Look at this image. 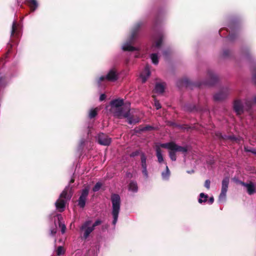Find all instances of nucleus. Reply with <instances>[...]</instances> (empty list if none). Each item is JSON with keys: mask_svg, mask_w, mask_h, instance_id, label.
Returning a JSON list of instances; mask_svg holds the SVG:
<instances>
[{"mask_svg": "<svg viewBox=\"0 0 256 256\" xmlns=\"http://www.w3.org/2000/svg\"><path fill=\"white\" fill-rule=\"evenodd\" d=\"M254 105H256V96L252 98H246L242 100H236L234 102V108L236 112L240 115L245 111L249 110Z\"/></svg>", "mask_w": 256, "mask_h": 256, "instance_id": "1", "label": "nucleus"}, {"mask_svg": "<svg viewBox=\"0 0 256 256\" xmlns=\"http://www.w3.org/2000/svg\"><path fill=\"white\" fill-rule=\"evenodd\" d=\"M161 148H164L170 150L169 156L172 161H176V152H181L186 154L188 152L187 146H182L176 144L174 142H170L164 144H160Z\"/></svg>", "mask_w": 256, "mask_h": 256, "instance_id": "2", "label": "nucleus"}, {"mask_svg": "<svg viewBox=\"0 0 256 256\" xmlns=\"http://www.w3.org/2000/svg\"><path fill=\"white\" fill-rule=\"evenodd\" d=\"M110 200L112 204L111 214L113 219L112 224L115 226L117 222L120 210V198L118 194H113L111 195Z\"/></svg>", "mask_w": 256, "mask_h": 256, "instance_id": "3", "label": "nucleus"}, {"mask_svg": "<svg viewBox=\"0 0 256 256\" xmlns=\"http://www.w3.org/2000/svg\"><path fill=\"white\" fill-rule=\"evenodd\" d=\"M130 108L128 106H123L114 110V116L118 118H126L129 124H134L139 122L138 118H133L130 116Z\"/></svg>", "mask_w": 256, "mask_h": 256, "instance_id": "4", "label": "nucleus"}, {"mask_svg": "<svg viewBox=\"0 0 256 256\" xmlns=\"http://www.w3.org/2000/svg\"><path fill=\"white\" fill-rule=\"evenodd\" d=\"M142 22H138L134 26L130 37L124 43L122 46V49L124 51H134L138 50V49L132 46L136 35V32L138 29L142 26Z\"/></svg>", "mask_w": 256, "mask_h": 256, "instance_id": "5", "label": "nucleus"}, {"mask_svg": "<svg viewBox=\"0 0 256 256\" xmlns=\"http://www.w3.org/2000/svg\"><path fill=\"white\" fill-rule=\"evenodd\" d=\"M68 189L66 188L62 191L58 199L55 202L56 208L60 212L64 210L66 202L71 198L72 195L68 192Z\"/></svg>", "mask_w": 256, "mask_h": 256, "instance_id": "6", "label": "nucleus"}, {"mask_svg": "<svg viewBox=\"0 0 256 256\" xmlns=\"http://www.w3.org/2000/svg\"><path fill=\"white\" fill-rule=\"evenodd\" d=\"M118 73L115 68H110L106 76H102L96 80L98 86H101L102 82L104 80L114 82L118 80Z\"/></svg>", "mask_w": 256, "mask_h": 256, "instance_id": "7", "label": "nucleus"}, {"mask_svg": "<svg viewBox=\"0 0 256 256\" xmlns=\"http://www.w3.org/2000/svg\"><path fill=\"white\" fill-rule=\"evenodd\" d=\"M92 223L91 220H87L80 226V231L82 240H86L94 230V226H92Z\"/></svg>", "mask_w": 256, "mask_h": 256, "instance_id": "8", "label": "nucleus"}, {"mask_svg": "<svg viewBox=\"0 0 256 256\" xmlns=\"http://www.w3.org/2000/svg\"><path fill=\"white\" fill-rule=\"evenodd\" d=\"M164 35L162 32H156L153 36V44L151 47L152 51L160 50L163 40Z\"/></svg>", "mask_w": 256, "mask_h": 256, "instance_id": "9", "label": "nucleus"}, {"mask_svg": "<svg viewBox=\"0 0 256 256\" xmlns=\"http://www.w3.org/2000/svg\"><path fill=\"white\" fill-rule=\"evenodd\" d=\"M98 142L102 146H108L112 142V139L104 133L99 134L96 137Z\"/></svg>", "mask_w": 256, "mask_h": 256, "instance_id": "10", "label": "nucleus"}, {"mask_svg": "<svg viewBox=\"0 0 256 256\" xmlns=\"http://www.w3.org/2000/svg\"><path fill=\"white\" fill-rule=\"evenodd\" d=\"M88 192V187H86L82 190L81 194L78 200V205L80 208H83L84 207Z\"/></svg>", "mask_w": 256, "mask_h": 256, "instance_id": "11", "label": "nucleus"}, {"mask_svg": "<svg viewBox=\"0 0 256 256\" xmlns=\"http://www.w3.org/2000/svg\"><path fill=\"white\" fill-rule=\"evenodd\" d=\"M88 192V187H86L82 190L81 194L78 200V205L80 208H83L84 207Z\"/></svg>", "mask_w": 256, "mask_h": 256, "instance_id": "12", "label": "nucleus"}, {"mask_svg": "<svg viewBox=\"0 0 256 256\" xmlns=\"http://www.w3.org/2000/svg\"><path fill=\"white\" fill-rule=\"evenodd\" d=\"M140 166L142 174L146 178H148V174L147 170L146 156L144 152L140 153Z\"/></svg>", "mask_w": 256, "mask_h": 256, "instance_id": "13", "label": "nucleus"}, {"mask_svg": "<svg viewBox=\"0 0 256 256\" xmlns=\"http://www.w3.org/2000/svg\"><path fill=\"white\" fill-rule=\"evenodd\" d=\"M18 4L25 3L30 8L31 12L35 11L38 6V4L36 0H17Z\"/></svg>", "mask_w": 256, "mask_h": 256, "instance_id": "14", "label": "nucleus"}, {"mask_svg": "<svg viewBox=\"0 0 256 256\" xmlns=\"http://www.w3.org/2000/svg\"><path fill=\"white\" fill-rule=\"evenodd\" d=\"M150 68L149 66H146L144 70L140 74V78H141L142 83H144L148 78L150 76Z\"/></svg>", "mask_w": 256, "mask_h": 256, "instance_id": "15", "label": "nucleus"}, {"mask_svg": "<svg viewBox=\"0 0 256 256\" xmlns=\"http://www.w3.org/2000/svg\"><path fill=\"white\" fill-rule=\"evenodd\" d=\"M240 184L246 188V190L249 194H252L254 193L255 186L252 182L244 183L240 182Z\"/></svg>", "mask_w": 256, "mask_h": 256, "instance_id": "16", "label": "nucleus"}, {"mask_svg": "<svg viewBox=\"0 0 256 256\" xmlns=\"http://www.w3.org/2000/svg\"><path fill=\"white\" fill-rule=\"evenodd\" d=\"M110 106L112 108H114L115 110L119 108L124 106V100L120 98L112 100L110 102Z\"/></svg>", "mask_w": 256, "mask_h": 256, "instance_id": "17", "label": "nucleus"}, {"mask_svg": "<svg viewBox=\"0 0 256 256\" xmlns=\"http://www.w3.org/2000/svg\"><path fill=\"white\" fill-rule=\"evenodd\" d=\"M160 144H157L156 146V156L159 163L161 164L164 162L162 151L160 150Z\"/></svg>", "mask_w": 256, "mask_h": 256, "instance_id": "18", "label": "nucleus"}, {"mask_svg": "<svg viewBox=\"0 0 256 256\" xmlns=\"http://www.w3.org/2000/svg\"><path fill=\"white\" fill-rule=\"evenodd\" d=\"M128 190L132 192H136L138 190L137 182L135 181H131L128 184Z\"/></svg>", "mask_w": 256, "mask_h": 256, "instance_id": "19", "label": "nucleus"}, {"mask_svg": "<svg viewBox=\"0 0 256 256\" xmlns=\"http://www.w3.org/2000/svg\"><path fill=\"white\" fill-rule=\"evenodd\" d=\"M208 76H209L210 78V81L205 82L204 84H206V85L214 84V82L218 80V76L216 74H214L212 72L209 73Z\"/></svg>", "mask_w": 256, "mask_h": 256, "instance_id": "20", "label": "nucleus"}, {"mask_svg": "<svg viewBox=\"0 0 256 256\" xmlns=\"http://www.w3.org/2000/svg\"><path fill=\"white\" fill-rule=\"evenodd\" d=\"M57 218L58 222L59 227L61 228V232L62 234H64L66 231V227L65 224L62 222V218L61 214H57Z\"/></svg>", "mask_w": 256, "mask_h": 256, "instance_id": "21", "label": "nucleus"}, {"mask_svg": "<svg viewBox=\"0 0 256 256\" xmlns=\"http://www.w3.org/2000/svg\"><path fill=\"white\" fill-rule=\"evenodd\" d=\"M164 90V84L157 83L156 84L154 91L158 94H162Z\"/></svg>", "mask_w": 256, "mask_h": 256, "instance_id": "22", "label": "nucleus"}, {"mask_svg": "<svg viewBox=\"0 0 256 256\" xmlns=\"http://www.w3.org/2000/svg\"><path fill=\"white\" fill-rule=\"evenodd\" d=\"M170 176V171L166 164V170L162 173V178L164 180H168L169 179Z\"/></svg>", "mask_w": 256, "mask_h": 256, "instance_id": "23", "label": "nucleus"}, {"mask_svg": "<svg viewBox=\"0 0 256 256\" xmlns=\"http://www.w3.org/2000/svg\"><path fill=\"white\" fill-rule=\"evenodd\" d=\"M208 195L202 192L200 194V196H199V198L198 200V202L200 204H202L203 202H206L208 200Z\"/></svg>", "mask_w": 256, "mask_h": 256, "instance_id": "24", "label": "nucleus"}, {"mask_svg": "<svg viewBox=\"0 0 256 256\" xmlns=\"http://www.w3.org/2000/svg\"><path fill=\"white\" fill-rule=\"evenodd\" d=\"M19 31L18 30V25L16 22L14 20L12 22V28L11 30V36L14 35V34H18Z\"/></svg>", "mask_w": 256, "mask_h": 256, "instance_id": "25", "label": "nucleus"}, {"mask_svg": "<svg viewBox=\"0 0 256 256\" xmlns=\"http://www.w3.org/2000/svg\"><path fill=\"white\" fill-rule=\"evenodd\" d=\"M98 110V108L90 109L88 112V118H94L97 115Z\"/></svg>", "mask_w": 256, "mask_h": 256, "instance_id": "26", "label": "nucleus"}, {"mask_svg": "<svg viewBox=\"0 0 256 256\" xmlns=\"http://www.w3.org/2000/svg\"><path fill=\"white\" fill-rule=\"evenodd\" d=\"M224 98V94L222 92L216 93L214 96V99L216 101L218 102L222 100Z\"/></svg>", "mask_w": 256, "mask_h": 256, "instance_id": "27", "label": "nucleus"}, {"mask_svg": "<svg viewBox=\"0 0 256 256\" xmlns=\"http://www.w3.org/2000/svg\"><path fill=\"white\" fill-rule=\"evenodd\" d=\"M150 58L152 60V62L154 64H158V54L156 53H152L150 54Z\"/></svg>", "mask_w": 256, "mask_h": 256, "instance_id": "28", "label": "nucleus"}, {"mask_svg": "<svg viewBox=\"0 0 256 256\" xmlns=\"http://www.w3.org/2000/svg\"><path fill=\"white\" fill-rule=\"evenodd\" d=\"M65 250L64 248L62 246H58L56 250V254L58 256L62 255L64 254Z\"/></svg>", "mask_w": 256, "mask_h": 256, "instance_id": "29", "label": "nucleus"}, {"mask_svg": "<svg viewBox=\"0 0 256 256\" xmlns=\"http://www.w3.org/2000/svg\"><path fill=\"white\" fill-rule=\"evenodd\" d=\"M102 186V184L100 182H98L92 188V190L94 192L98 191Z\"/></svg>", "mask_w": 256, "mask_h": 256, "instance_id": "30", "label": "nucleus"}, {"mask_svg": "<svg viewBox=\"0 0 256 256\" xmlns=\"http://www.w3.org/2000/svg\"><path fill=\"white\" fill-rule=\"evenodd\" d=\"M224 196V179L222 181V190L220 196V199H222Z\"/></svg>", "mask_w": 256, "mask_h": 256, "instance_id": "31", "label": "nucleus"}, {"mask_svg": "<svg viewBox=\"0 0 256 256\" xmlns=\"http://www.w3.org/2000/svg\"><path fill=\"white\" fill-rule=\"evenodd\" d=\"M244 149L246 152H251L253 154H256V149L249 148L248 146H244Z\"/></svg>", "mask_w": 256, "mask_h": 256, "instance_id": "32", "label": "nucleus"}, {"mask_svg": "<svg viewBox=\"0 0 256 256\" xmlns=\"http://www.w3.org/2000/svg\"><path fill=\"white\" fill-rule=\"evenodd\" d=\"M102 222V220L98 219L93 224H92V226H94V230L95 227L100 224Z\"/></svg>", "mask_w": 256, "mask_h": 256, "instance_id": "33", "label": "nucleus"}, {"mask_svg": "<svg viewBox=\"0 0 256 256\" xmlns=\"http://www.w3.org/2000/svg\"><path fill=\"white\" fill-rule=\"evenodd\" d=\"M86 142V140L82 138L80 140V144H79V148L80 149H82L83 148V146L85 144Z\"/></svg>", "mask_w": 256, "mask_h": 256, "instance_id": "34", "label": "nucleus"}, {"mask_svg": "<svg viewBox=\"0 0 256 256\" xmlns=\"http://www.w3.org/2000/svg\"><path fill=\"white\" fill-rule=\"evenodd\" d=\"M50 234L51 236H54L55 235V234L56 233V225H55L54 228H50Z\"/></svg>", "mask_w": 256, "mask_h": 256, "instance_id": "35", "label": "nucleus"}, {"mask_svg": "<svg viewBox=\"0 0 256 256\" xmlns=\"http://www.w3.org/2000/svg\"><path fill=\"white\" fill-rule=\"evenodd\" d=\"M154 106L156 110H158L161 108V105L158 101L154 99Z\"/></svg>", "mask_w": 256, "mask_h": 256, "instance_id": "36", "label": "nucleus"}, {"mask_svg": "<svg viewBox=\"0 0 256 256\" xmlns=\"http://www.w3.org/2000/svg\"><path fill=\"white\" fill-rule=\"evenodd\" d=\"M210 180H207L205 181V182H204V186L207 188V189H210Z\"/></svg>", "mask_w": 256, "mask_h": 256, "instance_id": "37", "label": "nucleus"}, {"mask_svg": "<svg viewBox=\"0 0 256 256\" xmlns=\"http://www.w3.org/2000/svg\"><path fill=\"white\" fill-rule=\"evenodd\" d=\"M214 202V198L212 196L210 197L209 198H208L207 202L209 204H212Z\"/></svg>", "mask_w": 256, "mask_h": 256, "instance_id": "38", "label": "nucleus"}, {"mask_svg": "<svg viewBox=\"0 0 256 256\" xmlns=\"http://www.w3.org/2000/svg\"><path fill=\"white\" fill-rule=\"evenodd\" d=\"M5 84V81L2 76H0V87Z\"/></svg>", "mask_w": 256, "mask_h": 256, "instance_id": "39", "label": "nucleus"}, {"mask_svg": "<svg viewBox=\"0 0 256 256\" xmlns=\"http://www.w3.org/2000/svg\"><path fill=\"white\" fill-rule=\"evenodd\" d=\"M106 98V96L104 94H102L100 96V101L104 100Z\"/></svg>", "mask_w": 256, "mask_h": 256, "instance_id": "40", "label": "nucleus"}, {"mask_svg": "<svg viewBox=\"0 0 256 256\" xmlns=\"http://www.w3.org/2000/svg\"><path fill=\"white\" fill-rule=\"evenodd\" d=\"M140 152L138 151H136L131 154V156H135L139 154Z\"/></svg>", "mask_w": 256, "mask_h": 256, "instance_id": "41", "label": "nucleus"}, {"mask_svg": "<svg viewBox=\"0 0 256 256\" xmlns=\"http://www.w3.org/2000/svg\"><path fill=\"white\" fill-rule=\"evenodd\" d=\"M151 128H152V127L150 126H146L145 128H144V130H150Z\"/></svg>", "mask_w": 256, "mask_h": 256, "instance_id": "42", "label": "nucleus"}, {"mask_svg": "<svg viewBox=\"0 0 256 256\" xmlns=\"http://www.w3.org/2000/svg\"><path fill=\"white\" fill-rule=\"evenodd\" d=\"M164 56H166V52H165V51H164Z\"/></svg>", "mask_w": 256, "mask_h": 256, "instance_id": "43", "label": "nucleus"}, {"mask_svg": "<svg viewBox=\"0 0 256 256\" xmlns=\"http://www.w3.org/2000/svg\"><path fill=\"white\" fill-rule=\"evenodd\" d=\"M136 57L138 58L139 56V55L138 54H136L135 56Z\"/></svg>", "mask_w": 256, "mask_h": 256, "instance_id": "44", "label": "nucleus"}, {"mask_svg": "<svg viewBox=\"0 0 256 256\" xmlns=\"http://www.w3.org/2000/svg\"><path fill=\"white\" fill-rule=\"evenodd\" d=\"M74 180H71V182H74Z\"/></svg>", "mask_w": 256, "mask_h": 256, "instance_id": "45", "label": "nucleus"}, {"mask_svg": "<svg viewBox=\"0 0 256 256\" xmlns=\"http://www.w3.org/2000/svg\"><path fill=\"white\" fill-rule=\"evenodd\" d=\"M224 56H225V58H226V52H225Z\"/></svg>", "mask_w": 256, "mask_h": 256, "instance_id": "46", "label": "nucleus"}]
</instances>
